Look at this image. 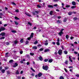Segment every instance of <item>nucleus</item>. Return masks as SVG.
I'll list each match as a JSON object with an SVG mask.
<instances>
[{"mask_svg": "<svg viewBox=\"0 0 79 79\" xmlns=\"http://www.w3.org/2000/svg\"><path fill=\"white\" fill-rule=\"evenodd\" d=\"M31 76H34V73H32L31 74Z\"/></svg>", "mask_w": 79, "mask_h": 79, "instance_id": "obj_60", "label": "nucleus"}, {"mask_svg": "<svg viewBox=\"0 0 79 79\" xmlns=\"http://www.w3.org/2000/svg\"><path fill=\"white\" fill-rule=\"evenodd\" d=\"M5 34L4 32H3L0 34V35H2V36H5Z\"/></svg>", "mask_w": 79, "mask_h": 79, "instance_id": "obj_7", "label": "nucleus"}, {"mask_svg": "<svg viewBox=\"0 0 79 79\" xmlns=\"http://www.w3.org/2000/svg\"><path fill=\"white\" fill-rule=\"evenodd\" d=\"M64 52L65 54H66L68 53V52L67 51H64Z\"/></svg>", "mask_w": 79, "mask_h": 79, "instance_id": "obj_40", "label": "nucleus"}, {"mask_svg": "<svg viewBox=\"0 0 79 79\" xmlns=\"http://www.w3.org/2000/svg\"><path fill=\"white\" fill-rule=\"evenodd\" d=\"M66 21H67V19H66V18H65L63 20V22H64V23H65L66 22Z\"/></svg>", "mask_w": 79, "mask_h": 79, "instance_id": "obj_18", "label": "nucleus"}, {"mask_svg": "<svg viewBox=\"0 0 79 79\" xmlns=\"http://www.w3.org/2000/svg\"><path fill=\"white\" fill-rule=\"evenodd\" d=\"M68 68L69 69H70V68H73V66H69Z\"/></svg>", "mask_w": 79, "mask_h": 79, "instance_id": "obj_57", "label": "nucleus"}, {"mask_svg": "<svg viewBox=\"0 0 79 79\" xmlns=\"http://www.w3.org/2000/svg\"><path fill=\"white\" fill-rule=\"evenodd\" d=\"M18 63H15L13 65V67H14V68H16V66H18Z\"/></svg>", "mask_w": 79, "mask_h": 79, "instance_id": "obj_5", "label": "nucleus"}, {"mask_svg": "<svg viewBox=\"0 0 79 79\" xmlns=\"http://www.w3.org/2000/svg\"><path fill=\"white\" fill-rule=\"evenodd\" d=\"M42 76V73H40L38 74V76L39 77H40L41 76Z\"/></svg>", "mask_w": 79, "mask_h": 79, "instance_id": "obj_6", "label": "nucleus"}, {"mask_svg": "<svg viewBox=\"0 0 79 79\" xmlns=\"http://www.w3.org/2000/svg\"><path fill=\"white\" fill-rule=\"evenodd\" d=\"M5 39V37L3 36L0 38V40H2V39Z\"/></svg>", "mask_w": 79, "mask_h": 79, "instance_id": "obj_24", "label": "nucleus"}, {"mask_svg": "<svg viewBox=\"0 0 79 79\" xmlns=\"http://www.w3.org/2000/svg\"><path fill=\"white\" fill-rule=\"evenodd\" d=\"M33 49H35V50H36V49H37V47L36 46H33L32 47Z\"/></svg>", "mask_w": 79, "mask_h": 79, "instance_id": "obj_8", "label": "nucleus"}, {"mask_svg": "<svg viewBox=\"0 0 79 79\" xmlns=\"http://www.w3.org/2000/svg\"><path fill=\"white\" fill-rule=\"evenodd\" d=\"M71 8H72V9H74V8H76V6H72Z\"/></svg>", "mask_w": 79, "mask_h": 79, "instance_id": "obj_31", "label": "nucleus"}, {"mask_svg": "<svg viewBox=\"0 0 79 79\" xmlns=\"http://www.w3.org/2000/svg\"><path fill=\"white\" fill-rule=\"evenodd\" d=\"M7 24H5L4 25V27H6V26H7Z\"/></svg>", "mask_w": 79, "mask_h": 79, "instance_id": "obj_59", "label": "nucleus"}, {"mask_svg": "<svg viewBox=\"0 0 79 79\" xmlns=\"http://www.w3.org/2000/svg\"><path fill=\"white\" fill-rule=\"evenodd\" d=\"M1 71L2 73H5V70L4 69H3Z\"/></svg>", "mask_w": 79, "mask_h": 79, "instance_id": "obj_12", "label": "nucleus"}, {"mask_svg": "<svg viewBox=\"0 0 79 79\" xmlns=\"http://www.w3.org/2000/svg\"><path fill=\"white\" fill-rule=\"evenodd\" d=\"M43 69L44 70L47 71V70H48V67L47 65H45V66H43Z\"/></svg>", "mask_w": 79, "mask_h": 79, "instance_id": "obj_1", "label": "nucleus"}, {"mask_svg": "<svg viewBox=\"0 0 79 79\" xmlns=\"http://www.w3.org/2000/svg\"><path fill=\"white\" fill-rule=\"evenodd\" d=\"M73 20H75V21H76L77 19V17H75L73 18Z\"/></svg>", "mask_w": 79, "mask_h": 79, "instance_id": "obj_25", "label": "nucleus"}, {"mask_svg": "<svg viewBox=\"0 0 79 79\" xmlns=\"http://www.w3.org/2000/svg\"><path fill=\"white\" fill-rule=\"evenodd\" d=\"M48 59H45L44 60V61L45 62H47V61H48Z\"/></svg>", "mask_w": 79, "mask_h": 79, "instance_id": "obj_32", "label": "nucleus"}, {"mask_svg": "<svg viewBox=\"0 0 79 79\" xmlns=\"http://www.w3.org/2000/svg\"><path fill=\"white\" fill-rule=\"evenodd\" d=\"M34 54L33 53L31 52L30 53V55H32V56H33V55H34Z\"/></svg>", "mask_w": 79, "mask_h": 79, "instance_id": "obj_29", "label": "nucleus"}, {"mask_svg": "<svg viewBox=\"0 0 79 79\" xmlns=\"http://www.w3.org/2000/svg\"><path fill=\"white\" fill-rule=\"evenodd\" d=\"M49 51H50V50L49 49H46L44 50V52H49Z\"/></svg>", "mask_w": 79, "mask_h": 79, "instance_id": "obj_14", "label": "nucleus"}, {"mask_svg": "<svg viewBox=\"0 0 79 79\" xmlns=\"http://www.w3.org/2000/svg\"><path fill=\"white\" fill-rule=\"evenodd\" d=\"M6 45H10L9 43L7 42L6 43Z\"/></svg>", "mask_w": 79, "mask_h": 79, "instance_id": "obj_50", "label": "nucleus"}, {"mask_svg": "<svg viewBox=\"0 0 79 79\" xmlns=\"http://www.w3.org/2000/svg\"><path fill=\"white\" fill-rule=\"evenodd\" d=\"M15 24H16V25H18V23L16 22H15Z\"/></svg>", "mask_w": 79, "mask_h": 79, "instance_id": "obj_42", "label": "nucleus"}, {"mask_svg": "<svg viewBox=\"0 0 79 79\" xmlns=\"http://www.w3.org/2000/svg\"><path fill=\"white\" fill-rule=\"evenodd\" d=\"M74 53H75V54H77L78 53V52H74Z\"/></svg>", "mask_w": 79, "mask_h": 79, "instance_id": "obj_61", "label": "nucleus"}, {"mask_svg": "<svg viewBox=\"0 0 79 79\" xmlns=\"http://www.w3.org/2000/svg\"><path fill=\"white\" fill-rule=\"evenodd\" d=\"M66 39H69V36H68V35H67L66 36Z\"/></svg>", "mask_w": 79, "mask_h": 79, "instance_id": "obj_36", "label": "nucleus"}, {"mask_svg": "<svg viewBox=\"0 0 79 79\" xmlns=\"http://www.w3.org/2000/svg\"><path fill=\"white\" fill-rule=\"evenodd\" d=\"M69 61H71V62H73V60H71V58L70 56H69Z\"/></svg>", "mask_w": 79, "mask_h": 79, "instance_id": "obj_19", "label": "nucleus"}, {"mask_svg": "<svg viewBox=\"0 0 79 79\" xmlns=\"http://www.w3.org/2000/svg\"><path fill=\"white\" fill-rule=\"evenodd\" d=\"M57 22L58 23H60V20H58L57 21Z\"/></svg>", "mask_w": 79, "mask_h": 79, "instance_id": "obj_54", "label": "nucleus"}, {"mask_svg": "<svg viewBox=\"0 0 79 79\" xmlns=\"http://www.w3.org/2000/svg\"><path fill=\"white\" fill-rule=\"evenodd\" d=\"M20 42L21 43H23V39H22L20 40Z\"/></svg>", "mask_w": 79, "mask_h": 79, "instance_id": "obj_30", "label": "nucleus"}, {"mask_svg": "<svg viewBox=\"0 0 79 79\" xmlns=\"http://www.w3.org/2000/svg\"><path fill=\"white\" fill-rule=\"evenodd\" d=\"M52 61H53V59H50L48 60V62H49V63H52Z\"/></svg>", "mask_w": 79, "mask_h": 79, "instance_id": "obj_16", "label": "nucleus"}, {"mask_svg": "<svg viewBox=\"0 0 79 79\" xmlns=\"http://www.w3.org/2000/svg\"><path fill=\"white\" fill-rule=\"evenodd\" d=\"M60 79H64V77H63L62 76H60Z\"/></svg>", "mask_w": 79, "mask_h": 79, "instance_id": "obj_33", "label": "nucleus"}, {"mask_svg": "<svg viewBox=\"0 0 79 79\" xmlns=\"http://www.w3.org/2000/svg\"><path fill=\"white\" fill-rule=\"evenodd\" d=\"M58 6V4H55L54 5V6Z\"/></svg>", "mask_w": 79, "mask_h": 79, "instance_id": "obj_55", "label": "nucleus"}, {"mask_svg": "<svg viewBox=\"0 0 79 79\" xmlns=\"http://www.w3.org/2000/svg\"><path fill=\"white\" fill-rule=\"evenodd\" d=\"M26 56L28 58H30V56H29L28 55H27Z\"/></svg>", "mask_w": 79, "mask_h": 79, "instance_id": "obj_58", "label": "nucleus"}, {"mask_svg": "<svg viewBox=\"0 0 79 79\" xmlns=\"http://www.w3.org/2000/svg\"><path fill=\"white\" fill-rule=\"evenodd\" d=\"M11 32H12V33H16V30H12L11 31Z\"/></svg>", "mask_w": 79, "mask_h": 79, "instance_id": "obj_17", "label": "nucleus"}, {"mask_svg": "<svg viewBox=\"0 0 79 79\" xmlns=\"http://www.w3.org/2000/svg\"><path fill=\"white\" fill-rule=\"evenodd\" d=\"M37 44H38V41L36 40L35 41V42L34 43V44H35V45Z\"/></svg>", "mask_w": 79, "mask_h": 79, "instance_id": "obj_23", "label": "nucleus"}, {"mask_svg": "<svg viewBox=\"0 0 79 79\" xmlns=\"http://www.w3.org/2000/svg\"><path fill=\"white\" fill-rule=\"evenodd\" d=\"M15 11L17 12V13H18V12H19V10H15Z\"/></svg>", "mask_w": 79, "mask_h": 79, "instance_id": "obj_56", "label": "nucleus"}, {"mask_svg": "<svg viewBox=\"0 0 79 79\" xmlns=\"http://www.w3.org/2000/svg\"><path fill=\"white\" fill-rule=\"evenodd\" d=\"M52 13H53V11H50V12L49 14H50V15H52Z\"/></svg>", "mask_w": 79, "mask_h": 79, "instance_id": "obj_27", "label": "nucleus"}, {"mask_svg": "<svg viewBox=\"0 0 79 79\" xmlns=\"http://www.w3.org/2000/svg\"><path fill=\"white\" fill-rule=\"evenodd\" d=\"M39 59L40 61H42L43 60V58H42V57L41 56L39 57Z\"/></svg>", "mask_w": 79, "mask_h": 79, "instance_id": "obj_10", "label": "nucleus"}, {"mask_svg": "<svg viewBox=\"0 0 79 79\" xmlns=\"http://www.w3.org/2000/svg\"><path fill=\"white\" fill-rule=\"evenodd\" d=\"M57 45H60V43H59V42H57L56 43Z\"/></svg>", "mask_w": 79, "mask_h": 79, "instance_id": "obj_53", "label": "nucleus"}, {"mask_svg": "<svg viewBox=\"0 0 79 79\" xmlns=\"http://www.w3.org/2000/svg\"><path fill=\"white\" fill-rule=\"evenodd\" d=\"M8 68H9V67H5V69H8Z\"/></svg>", "mask_w": 79, "mask_h": 79, "instance_id": "obj_44", "label": "nucleus"}, {"mask_svg": "<svg viewBox=\"0 0 79 79\" xmlns=\"http://www.w3.org/2000/svg\"><path fill=\"white\" fill-rule=\"evenodd\" d=\"M26 44H29V41H26Z\"/></svg>", "mask_w": 79, "mask_h": 79, "instance_id": "obj_51", "label": "nucleus"}, {"mask_svg": "<svg viewBox=\"0 0 79 79\" xmlns=\"http://www.w3.org/2000/svg\"><path fill=\"white\" fill-rule=\"evenodd\" d=\"M12 5H14L16 6V4H15V3L12 2Z\"/></svg>", "mask_w": 79, "mask_h": 79, "instance_id": "obj_43", "label": "nucleus"}, {"mask_svg": "<svg viewBox=\"0 0 79 79\" xmlns=\"http://www.w3.org/2000/svg\"><path fill=\"white\" fill-rule=\"evenodd\" d=\"M15 19H19L17 17H15Z\"/></svg>", "mask_w": 79, "mask_h": 79, "instance_id": "obj_34", "label": "nucleus"}, {"mask_svg": "<svg viewBox=\"0 0 79 79\" xmlns=\"http://www.w3.org/2000/svg\"><path fill=\"white\" fill-rule=\"evenodd\" d=\"M70 6L69 5H67V6H66V8H69V7Z\"/></svg>", "mask_w": 79, "mask_h": 79, "instance_id": "obj_47", "label": "nucleus"}, {"mask_svg": "<svg viewBox=\"0 0 79 79\" xmlns=\"http://www.w3.org/2000/svg\"><path fill=\"white\" fill-rule=\"evenodd\" d=\"M68 62L67 60H66L65 62V64H68Z\"/></svg>", "mask_w": 79, "mask_h": 79, "instance_id": "obj_49", "label": "nucleus"}, {"mask_svg": "<svg viewBox=\"0 0 79 79\" xmlns=\"http://www.w3.org/2000/svg\"><path fill=\"white\" fill-rule=\"evenodd\" d=\"M1 29L2 31H4V30H5V27H2L1 28Z\"/></svg>", "mask_w": 79, "mask_h": 79, "instance_id": "obj_11", "label": "nucleus"}, {"mask_svg": "<svg viewBox=\"0 0 79 79\" xmlns=\"http://www.w3.org/2000/svg\"><path fill=\"white\" fill-rule=\"evenodd\" d=\"M72 14H73V12H69L68 13L69 15L70 16Z\"/></svg>", "mask_w": 79, "mask_h": 79, "instance_id": "obj_20", "label": "nucleus"}, {"mask_svg": "<svg viewBox=\"0 0 79 79\" xmlns=\"http://www.w3.org/2000/svg\"><path fill=\"white\" fill-rule=\"evenodd\" d=\"M75 76H77V77H79V75L78 74H77L75 75Z\"/></svg>", "mask_w": 79, "mask_h": 79, "instance_id": "obj_41", "label": "nucleus"}, {"mask_svg": "<svg viewBox=\"0 0 79 79\" xmlns=\"http://www.w3.org/2000/svg\"><path fill=\"white\" fill-rule=\"evenodd\" d=\"M48 7L49 8H53V6H52V5H48Z\"/></svg>", "mask_w": 79, "mask_h": 79, "instance_id": "obj_21", "label": "nucleus"}, {"mask_svg": "<svg viewBox=\"0 0 79 79\" xmlns=\"http://www.w3.org/2000/svg\"><path fill=\"white\" fill-rule=\"evenodd\" d=\"M31 38L30 37H28L27 38V39L28 40H31Z\"/></svg>", "mask_w": 79, "mask_h": 79, "instance_id": "obj_52", "label": "nucleus"}, {"mask_svg": "<svg viewBox=\"0 0 79 79\" xmlns=\"http://www.w3.org/2000/svg\"><path fill=\"white\" fill-rule=\"evenodd\" d=\"M63 30H64V29H62L59 33V35H60V36H61L62 34H63Z\"/></svg>", "mask_w": 79, "mask_h": 79, "instance_id": "obj_2", "label": "nucleus"}, {"mask_svg": "<svg viewBox=\"0 0 79 79\" xmlns=\"http://www.w3.org/2000/svg\"><path fill=\"white\" fill-rule=\"evenodd\" d=\"M18 42V41L17 40H15L14 41V43L15 44H17V43Z\"/></svg>", "mask_w": 79, "mask_h": 79, "instance_id": "obj_13", "label": "nucleus"}, {"mask_svg": "<svg viewBox=\"0 0 79 79\" xmlns=\"http://www.w3.org/2000/svg\"><path fill=\"white\" fill-rule=\"evenodd\" d=\"M48 43H44V45H46V46L48 45Z\"/></svg>", "mask_w": 79, "mask_h": 79, "instance_id": "obj_37", "label": "nucleus"}, {"mask_svg": "<svg viewBox=\"0 0 79 79\" xmlns=\"http://www.w3.org/2000/svg\"><path fill=\"white\" fill-rule=\"evenodd\" d=\"M39 13V11H35V12H33V15H37V14H38Z\"/></svg>", "mask_w": 79, "mask_h": 79, "instance_id": "obj_4", "label": "nucleus"}, {"mask_svg": "<svg viewBox=\"0 0 79 79\" xmlns=\"http://www.w3.org/2000/svg\"><path fill=\"white\" fill-rule=\"evenodd\" d=\"M72 3L73 5H74V6L76 5V2H75L73 1L72 2Z\"/></svg>", "mask_w": 79, "mask_h": 79, "instance_id": "obj_15", "label": "nucleus"}, {"mask_svg": "<svg viewBox=\"0 0 79 79\" xmlns=\"http://www.w3.org/2000/svg\"><path fill=\"white\" fill-rule=\"evenodd\" d=\"M23 51L20 52V54H23Z\"/></svg>", "mask_w": 79, "mask_h": 79, "instance_id": "obj_46", "label": "nucleus"}, {"mask_svg": "<svg viewBox=\"0 0 79 79\" xmlns=\"http://www.w3.org/2000/svg\"><path fill=\"white\" fill-rule=\"evenodd\" d=\"M37 7H38V8H41V6H40V5H38L37 6Z\"/></svg>", "mask_w": 79, "mask_h": 79, "instance_id": "obj_48", "label": "nucleus"}, {"mask_svg": "<svg viewBox=\"0 0 79 79\" xmlns=\"http://www.w3.org/2000/svg\"><path fill=\"white\" fill-rule=\"evenodd\" d=\"M73 39H74V37L72 36L70 37V39L72 40Z\"/></svg>", "mask_w": 79, "mask_h": 79, "instance_id": "obj_62", "label": "nucleus"}, {"mask_svg": "<svg viewBox=\"0 0 79 79\" xmlns=\"http://www.w3.org/2000/svg\"><path fill=\"white\" fill-rule=\"evenodd\" d=\"M19 72L18 71V70H17L16 71V74H19Z\"/></svg>", "mask_w": 79, "mask_h": 79, "instance_id": "obj_28", "label": "nucleus"}, {"mask_svg": "<svg viewBox=\"0 0 79 79\" xmlns=\"http://www.w3.org/2000/svg\"><path fill=\"white\" fill-rule=\"evenodd\" d=\"M58 1H59L58 0H53V2H58Z\"/></svg>", "mask_w": 79, "mask_h": 79, "instance_id": "obj_63", "label": "nucleus"}, {"mask_svg": "<svg viewBox=\"0 0 79 79\" xmlns=\"http://www.w3.org/2000/svg\"><path fill=\"white\" fill-rule=\"evenodd\" d=\"M28 24L30 26H32V23H31L30 22H28Z\"/></svg>", "mask_w": 79, "mask_h": 79, "instance_id": "obj_22", "label": "nucleus"}, {"mask_svg": "<svg viewBox=\"0 0 79 79\" xmlns=\"http://www.w3.org/2000/svg\"><path fill=\"white\" fill-rule=\"evenodd\" d=\"M31 69L33 71V72H35V70H34L32 68H31Z\"/></svg>", "mask_w": 79, "mask_h": 79, "instance_id": "obj_45", "label": "nucleus"}, {"mask_svg": "<svg viewBox=\"0 0 79 79\" xmlns=\"http://www.w3.org/2000/svg\"><path fill=\"white\" fill-rule=\"evenodd\" d=\"M7 74H10V72L9 71H7Z\"/></svg>", "mask_w": 79, "mask_h": 79, "instance_id": "obj_39", "label": "nucleus"}, {"mask_svg": "<svg viewBox=\"0 0 79 79\" xmlns=\"http://www.w3.org/2000/svg\"><path fill=\"white\" fill-rule=\"evenodd\" d=\"M20 63H23V60H22L21 61H20Z\"/></svg>", "mask_w": 79, "mask_h": 79, "instance_id": "obj_64", "label": "nucleus"}, {"mask_svg": "<svg viewBox=\"0 0 79 79\" xmlns=\"http://www.w3.org/2000/svg\"><path fill=\"white\" fill-rule=\"evenodd\" d=\"M43 50H44V48H41L39 50L40 51H42Z\"/></svg>", "mask_w": 79, "mask_h": 79, "instance_id": "obj_38", "label": "nucleus"}, {"mask_svg": "<svg viewBox=\"0 0 79 79\" xmlns=\"http://www.w3.org/2000/svg\"><path fill=\"white\" fill-rule=\"evenodd\" d=\"M58 53L60 55H61L63 53V51L61 49H60L58 51Z\"/></svg>", "mask_w": 79, "mask_h": 79, "instance_id": "obj_3", "label": "nucleus"}, {"mask_svg": "<svg viewBox=\"0 0 79 79\" xmlns=\"http://www.w3.org/2000/svg\"><path fill=\"white\" fill-rule=\"evenodd\" d=\"M25 15H27V16H29L30 17L31 16V15L28 13H25Z\"/></svg>", "mask_w": 79, "mask_h": 79, "instance_id": "obj_9", "label": "nucleus"}, {"mask_svg": "<svg viewBox=\"0 0 79 79\" xmlns=\"http://www.w3.org/2000/svg\"><path fill=\"white\" fill-rule=\"evenodd\" d=\"M13 62V60H10L9 61V62L10 63H12Z\"/></svg>", "mask_w": 79, "mask_h": 79, "instance_id": "obj_26", "label": "nucleus"}, {"mask_svg": "<svg viewBox=\"0 0 79 79\" xmlns=\"http://www.w3.org/2000/svg\"><path fill=\"white\" fill-rule=\"evenodd\" d=\"M64 70H65V72H66V73H68V70H67V69H66V68H64Z\"/></svg>", "mask_w": 79, "mask_h": 79, "instance_id": "obj_35", "label": "nucleus"}]
</instances>
